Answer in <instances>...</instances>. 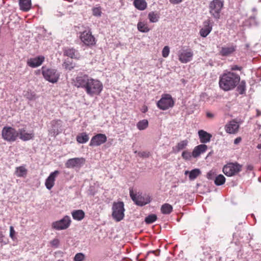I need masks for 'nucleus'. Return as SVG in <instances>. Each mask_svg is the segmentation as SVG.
Wrapping results in <instances>:
<instances>
[{
	"mask_svg": "<svg viewBox=\"0 0 261 261\" xmlns=\"http://www.w3.org/2000/svg\"><path fill=\"white\" fill-rule=\"evenodd\" d=\"M74 85L78 88L83 89L90 96L99 95L103 89V85L100 81L93 79L87 74L76 76Z\"/></svg>",
	"mask_w": 261,
	"mask_h": 261,
	"instance_id": "obj_1",
	"label": "nucleus"
},
{
	"mask_svg": "<svg viewBox=\"0 0 261 261\" xmlns=\"http://www.w3.org/2000/svg\"><path fill=\"white\" fill-rule=\"evenodd\" d=\"M240 74L229 71V91L236 88L235 95H245L246 91V83L245 80L241 81Z\"/></svg>",
	"mask_w": 261,
	"mask_h": 261,
	"instance_id": "obj_2",
	"label": "nucleus"
},
{
	"mask_svg": "<svg viewBox=\"0 0 261 261\" xmlns=\"http://www.w3.org/2000/svg\"><path fill=\"white\" fill-rule=\"evenodd\" d=\"M18 130L11 126H5L2 130V138L7 142H13L18 137Z\"/></svg>",
	"mask_w": 261,
	"mask_h": 261,
	"instance_id": "obj_3",
	"label": "nucleus"
},
{
	"mask_svg": "<svg viewBox=\"0 0 261 261\" xmlns=\"http://www.w3.org/2000/svg\"><path fill=\"white\" fill-rule=\"evenodd\" d=\"M156 105L160 109L167 110L174 106V101L170 94H164L158 101Z\"/></svg>",
	"mask_w": 261,
	"mask_h": 261,
	"instance_id": "obj_4",
	"label": "nucleus"
},
{
	"mask_svg": "<svg viewBox=\"0 0 261 261\" xmlns=\"http://www.w3.org/2000/svg\"><path fill=\"white\" fill-rule=\"evenodd\" d=\"M124 208L123 202H114L112 206L113 218L117 222L122 220L124 217Z\"/></svg>",
	"mask_w": 261,
	"mask_h": 261,
	"instance_id": "obj_5",
	"label": "nucleus"
},
{
	"mask_svg": "<svg viewBox=\"0 0 261 261\" xmlns=\"http://www.w3.org/2000/svg\"><path fill=\"white\" fill-rule=\"evenodd\" d=\"M41 70L42 75L46 81L52 83H56L58 82L60 75L56 69L43 66Z\"/></svg>",
	"mask_w": 261,
	"mask_h": 261,
	"instance_id": "obj_6",
	"label": "nucleus"
},
{
	"mask_svg": "<svg viewBox=\"0 0 261 261\" xmlns=\"http://www.w3.org/2000/svg\"><path fill=\"white\" fill-rule=\"evenodd\" d=\"M79 34V38L82 42H83L85 45L91 47L96 44V38L92 34V32L90 30L80 32Z\"/></svg>",
	"mask_w": 261,
	"mask_h": 261,
	"instance_id": "obj_7",
	"label": "nucleus"
},
{
	"mask_svg": "<svg viewBox=\"0 0 261 261\" xmlns=\"http://www.w3.org/2000/svg\"><path fill=\"white\" fill-rule=\"evenodd\" d=\"M71 223V220L69 216H64L61 219L53 222L51 223V227L56 230H62L67 229L69 227Z\"/></svg>",
	"mask_w": 261,
	"mask_h": 261,
	"instance_id": "obj_8",
	"label": "nucleus"
},
{
	"mask_svg": "<svg viewBox=\"0 0 261 261\" xmlns=\"http://www.w3.org/2000/svg\"><path fill=\"white\" fill-rule=\"evenodd\" d=\"M129 194L132 199L139 206H143L150 202V198L148 196H143L140 194L134 193L133 189L129 190Z\"/></svg>",
	"mask_w": 261,
	"mask_h": 261,
	"instance_id": "obj_9",
	"label": "nucleus"
},
{
	"mask_svg": "<svg viewBox=\"0 0 261 261\" xmlns=\"http://www.w3.org/2000/svg\"><path fill=\"white\" fill-rule=\"evenodd\" d=\"M50 127L48 130L49 135L56 137L62 132V121L60 119H55L50 121Z\"/></svg>",
	"mask_w": 261,
	"mask_h": 261,
	"instance_id": "obj_10",
	"label": "nucleus"
},
{
	"mask_svg": "<svg viewBox=\"0 0 261 261\" xmlns=\"http://www.w3.org/2000/svg\"><path fill=\"white\" fill-rule=\"evenodd\" d=\"M223 3L220 0H214L210 4V12L216 18H219L220 13L223 7Z\"/></svg>",
	"mask_w": 261,
	"mask_h": 261,
	"instance_id": "obj_11",
	"label": "nucleus"
},
{
	"mask_svg": "<svg viewBox=\"0 0 261 261\" xmlns=\"http://www.w3.org/2000/svg\"><path fill=\"white\" fill-rule=\"evenodd\" d=\"M193 55L191 49L183 50L178 55V60L182 63H187L192 60Z\"/></svg>",
	"mask_w": 261,
	"mask_h": 261,
	"instance_id": "obj_12",
	"label": "nucleus"
},
{
	"mask_svg": "<svg viewBox=\"0 0 261 261\" xmlns=\"http://www.w3.org/2000/svg\"><path fill=\"white\" fill-rule=\"evenodd\" d=\"M107 140V137L105 134H98L94 136L90 142V146H98L105 143Z\"/></svg>",
	"mask_w": 261,
	"mask_h": 261,
	"instance_id": "obj_13",
	"label": "nucleus"
},
{
	"mask_svg": "<svg viewBox=\"0 0 261 261\" xmlns=\"http://www.w3.org/2000/svg\"><path fill=\"white\" fill-rule=\"evenodd\" d=\"M86 160L84 158H74L69 159L65 164L68 168H73L75 167H81L85 163Z\"/></svg>",
	"mask_w": 261,
	"mask_h": 261,
	"instance_id": "obj_14",
	"label": "nucleus"
},
{
	"mask_svg": "<svg viewBox=\"0 0 261 261\" xmlns=\"http://www.w3.org/2000/svg\"><path fill=\"white\" fill-rule=\"evenodd\" d=\"M44 59L42 56L32 58L28 60L27 65L32 68H36L40 66L44 61Z\"/></svg>",
	"mask_w": 261,
	"mask_h": 261,
	"instance_id": "obj_15",
	"label": "nucleus"
},
{
	"mask_svg": "<svg viewBox=\"0 0 261 261\" xmlns=\"http://www.w3.org/2000/svg\"><path fill=\"white\" fill-rule=\"evenodd\" d=\"M64 55L72 59L79 60L80 55L79 51L73 47H66L63 50Z\"/></svg>",
	"mask_w": 261,
	"mask_h": 261,
	"instance_id": "obj_16",
	"label": "nucleus"
},
{
	"mask_svg": "<svg viewBox=\"0 0 261 261\" xmlns=\"http://www.w3.org/2000/svg\"><path fill=\"white\" fill-rule=\"evenodd\" d=\"M59 174V171L56 170L51 173L47 178L45 180V185L47 189L50 190L54 187L56 178Z\"/></svg>",
	"mask_w": 261,
	"mask_h": 261,
	"instance_id": "obj_17",
	"label": "nucleus"
},
{
	"mask_svg": "<svg viewBox=\"0 0 261 261\" xmlns=\"http://www.w3.org/2000/svg\"><path fill=\"white\" fill-rule=\"evenodd\" d=\"M18 136L20 139L23 141H27L33 139L34 138V133L33 131L30 133H26L24 128L18 129Z\"/></svg>",
	"mask_w": 261,
	"mask_h": 261,
	"instance_id": "obj_18",
	"label": "nucleus"
},
{
	"mask_svg": "<svg viewBox=\"0 0 261 261\" xmlns=\"http://www.w3.org/2000/svg\"><path fill=\"white\" fill-rule=\"evenodd\" d=\"M207 149V146L205 144H200L194 147L192 151V156L194 158L199 156L201 154L205 152Z\"/></svg>",
	"mask_w": 261,
	"mask_h": 261,
	"instance_id": "obj_19",
	"label": "nucleus"
},
{
	"mask_svg": "<svg viewBox=\"0 0 261 261\" xmlns=\"http://www.w3.org/2000/svg\"><path fill=\"white\" fill-rule=\"evenodd\" d=\"M200 142L201 143H206L211 141L212 135L204 130H199L198 132Z\"/></svg>",
	"mask_w": 261,
	"mask_h": 261,
	"instance_id": "obj_20",
	"label": "nucleus"
},
{
	"mask_svg": "<svg viewBox=\"0 0 261 261\" xmlns=\"http://www.w3.org/2000/svg\"><path fill=\"white\" fill-rule=\"evenodd\" d=\"M242 165L237 163H229V177L235 175L242 170Z\"/></svg>",
	"mask_w": 261,
	"mask_h": 261,
	"instance_id": "obj_21",
	"label": "nucleus"
},
{
	"mask_svg": "<svg viewBox=\"0 0 261 261\" xmlns=\"http://www.w3.org/2000/svg\"><path fill=\"white\" fill-rule=\"evenodd\" d=\"M212 30V28L210 26V21L207 20L204 22V27L200 30L199 34L201 36L205 37L210 34Z\"/></svg>",
	"mask_w": 261,
	"mask_h": 261,
	"instance_id": "obj_22",
	"label": "nucleus"
},
{
	"mask_svg": "<svg viewBox=\"0 0 261 261\" xmlns=\"http://www.w3.org/2000/svg\"><path fill=\"white\" fill-rule=\"evenodd\" d=\"M220 87L224 91H228V75L224 73L219 81Z\"/></svg>",
	"mask_w": 261,
	"mask_h": 261,
	"instance_id": "obj_23",
	"label": "nucleus"
},
{
	"mask_svg": "<svg viewBox=\"0 0 261 261\" xmlns=\"http://www.w3.org/2000/svg\"><path fill=\"white\" fill-rule=\"evenodd\" d=\"M20 10L27 12L30 10L32 6L31 0H19Z\"/></svg>",
	"mask_w": 261,
	"mask_h": 261,
	"instance_id": "obj_24",
	"label": "nucleus"
},
{
	"mask_svg": "<svg viewBox=\"0 0 261 261\" xmlns=\"http://www.w3.org/2000/svg\"><path fill=\"white\" fill-rule=\"evenodd\" d=\"M71 215L74 220L76 221H81L84 218L85 213L82 210H73L71 212Z\"/></svg>",
	"mask_w": 261,
	"mask_h": 261,
	"instance_id": "obj_25",
	"label": "nucleus"
},
{
	"mask_svg": "<svg viewBox=\"0 0 261 261\" xmlns=\"http://www.w3.org/2000/svg\"><path fill=\"white\" fill-rule=\"evenodd\" d=\"M133 5L139 10L143 11L147 8V3L145 0H134Z\"/></svg>",
	"mask_w": 261,
	"mask_h": 261,
	"instance_id": "obj_26",
	"label": "nucleus"
},
{
	"mask_svg": "<svg viewBox=\"0 0 261 261\" xmlns=\"http://www.w3.org/2000/svg\"><path fill=\"white\" fill-rule=\"evenodd\" d=\"M89 139V136L85 132L79 134L76 137V141L81 144L86 143L88 141Z\"/></svg>",
	"mask_w": 261,
	"mask_h": 261,
	"instance_id": "obj_27",
	"label": "nucleus"
},
{
	"mask_svg": "<svg viewBox=\"0 0 261 261\" xmlns=\"http://www.w3.org/2000/svg\"><path fill=\"white\" fill-rule=\"evenodd\" d=\"M188 173H189V177L190 180H193L201 174V171L199 169H194L192 170L190 172L188 171L185 172V174H187Z\"/></svg>",
	"mask_w": 261,
	"mask_h": 261,
	"instance_id": "obj_28",
	"label": "nucleus"
},
{
	"mask_svg": "<svg viewBox=\"0 0 261 261\" xmlns=\"http://www.w3.org/2000/svg\"><path fill=\"white\" fill-rule=\"evenodd\" d=\"M239 124L235 120L229 121V134H236L239 128Z\"/></svg>",
	"mask_w": 261,
	"mask_h": 261,
	"instance_id": "obj_29",
	"label": "nucleus"
},
{
	"mask_svg": "<svg viewBox=\"0 0 261 261\" xmlns=\"http://www.w3.org/2000/svg\"><path fill=\"white\" fill-rule=\"evenodd\" d=\"M148 18L150 22H156L159 20L160 14L156 12L151 11L148 13Z\"/></svg>",
	"mask_w": 261,
	"mask_h": 261,
	"instance_id": "obj_30",
	"label": "nucleus"
},
{
	"mask_svg": "<svg viewBox=\"0 0 261 261\" xmlns=\"http://www.w3.org/2000/svg\"><path fill=\"white\" fill-rule=\"evenodd\" d=\"M138 30L142 33H147L150 31L148 24L146 22L139 21L137 24Z\"/></svg>",
	"mask_w": 261,
	"mask_h": 261,
	"instance_id": "obj_31",
	"label": "nucleus"
},
{
	"mask_svg": "<svg viewBox=\"0 0 261 261\" xmlns=\"http://www.w3.org/2000/svg\"><path fill=\"white\" fill-rule=\"evenodd\" d=\"M173 211V207L168 203L163 204L161 208V211L163 214H170Z\"/></svg>",
	"mask_w": 261,
	"mask_h": 261,
	"instance_id": "obj_32",
	"label": "nucleus"
},
{
	"mask_svg": "<svg viewBox=\"0 0 261 261\" xmlns=\"http://www.w3.org/2000/svg\"><path fill=\"white\" fill-rule=\"evenodd\" d=\"M15 174L17 177H24L27 174V170L23 166L17 167Z\"/></svg>",
	"mask_w": 261,
	"mask_h": 261,
	"instance_id": "obj_33",
	"label": "nucleus"
},
{
	"mask_svg": "<svg viewBox=\"0 0 261 261\" xmlns=\"http://www.w3.org/2000/svg\"><path fill=\"white\" fill-rule=\"evenodd\" d=\"M148 126V121L146 119L140 120L137 123V127L140 130L145 129Z\"/></svg>",
	"mask_w": 261,
	"mask_h": 261,
	"instance_id": "obj_34",
	"label": "nucleus"
},
{
	"mask_svg": "<svg viewBox=\"0 0 261 261\" xmlns=\"http://www.w3.org/2000/svg\"><path fill=\"white\" fill-rule=\"evenodd\" d=\"M243 67L242 66L238 65H230L229 68V71L233 73H238V74H241L242 72Z\"/></svg>",
	"mask_w": 261,
	"mask_h": 261,
	"instance_id": "obj_35",
	"label": "nucleus"
},
{
	"mask_svg": "<svg viewBox=\"0 0 261 261\" xmlns=\"http://www.w3.org/2000/svg\"><path fill=\"white\" fill-rule=\"evenodd\" d=\"M258 23V22L256 20L254 16H251L245 21V25H248L250 27L257 26Z\"/></svg>",
	"mask_w": 261,
	"mask_h": 261,
	"instance_id": "obj_36",
	"label": "nucleus"
},
{
	"mask_svg": "<svg viewBox=\"0 0 261 261\" xmlns=\"http://www.w3.org/2000/svg\"><path fill=\"white\" fill-rule=\"evenodd\" d=\"M225 182V177L222 175L220 174L216 177L214 179V182L215 185L217 186H220L224 184Z\"/></svg>",
	"mask_w": 261,
	"mask_h": 261,
	"instance_id": "obj_37",
	"label": "nucleus"
},
{
	"mask_svg": "<svg viewBox=\"0 0 261 261\" xmlns=\"http://www.w3.org/2000/svg\"><path fill=\"white\" fill-rule=\"evenodd\" d=\"M217 173L216 169H212L207 173L206 178L210 180H214L217 176Z\"/></svg>",
	"mask_w": 261,
	"mask_h": 261,
	"instance_id": "obj_38",
	"label": "nucleus"
},
{
	"mask_svg": "<svg viewBox=\"0 0 261 261\" xmlns=\"http://www.w3.org/2000/svg\"><path fill=\"white\" fill-rule=\"evenodd\" d=\"M157 219V216L155 214H151L146 217L145 219V222L146 224H151L155 221Z\"/></svg>",
	"mask_w": 261,
	"mask_h": 261,
	"instance_id": "obj_39",
	"label": "nucleus"
},
{
	"mask_svg": "<svg viewBox=\"0 0 261 261\" xmlns=\"http://www.w3.org/2000/svg\"><path fill=\"white\" fill-rule=\"evenodd\" d=\"M188 143V142L187 140L181 141L178 143L177 145L176 146L177 150L179 151L180 150L184 149L187 146Z\"/></svg>",
	"mask_w": 261,
	"mask_h": 261,
	"instance_id": "obj_40",
	"label": "nucleus"
},
{
	"mask_svg": "<svg viewBox=\"0 0 261 261\" xmlns=\"http://www.w3.org/2000/svg\"><path fill=\"white\" fill-rule=\"evenodd\" d=\"M24 96L30 100H34L36 98V95L34 92L27 91Z\"/></svg>",
	"mask_w": 261,
	"mask_h": 261,
	"instance_id": "obj_41",
	"label": "nucleus"
},
{
	"mask_svg": "<svg viewBox=\"0 0 261 261\" xmlns=\"http://www.w3.org/2000/svg\"><path fill=\"white\" fill-rule=\"evenodd\" d=\"M63 66L65 69L69 70H71L74 67L72 62L69 61H65L63 64Z\"/></svg>",
	"mask_w": 261,
	"mask_h": 261,
	"instance_id": "obj_42",
	"label": "nucleus"
},
{
	"mask_svg": "<svg viewBox=\"0 0 261 261\" xmlns=\"http://www.w3.org/2000/svg\"><path fill=\"white\" fill-rule=\"evenodd\" d=\"M181 156L182 158L186 160H190L192 156V152L191 153L188 150H185L182 152Z\"/></svg>",
	"mask_w": 261,
	"mask_h": 261,
	"instance_id": "obj_43",
	"label": "nucleus"
},
{
	"mask_svg": "<svg viewBox=\"0 0 261 261\" xmlns=\"http://www.w3.org/2000/svg\"><path fill=\"white\" fill-rule=\"evenodd\" d=\"M85 258V256L83 253H77L74 257V261H83Z\"/></svg>",
	"mask_w": 261,
	"mask_h": 261,
	"instance_id": "obj_44",
	"label": "nucleus"
},
{
	"mask_svg": "<svg viewBox=\"0 0 261 261\" xmlns=\"http://www.w3.org/2000/svg\"><path fill=\"white\" fill-rule=\"evenodd\" d=\"M93 15L95 16H100L101 11L100 7H95L92 9Z\"/></svg>",
	"mask_w": 261,
	"mask_h": 261,
	"instance_id": "obj_45",
	"label": "nucleus"
},
{
	"mask_svg": "<svg viewBox=\"0 0 261 261\" xmlns=\"http://www.w3.org/2000/svg\"><path fill=\"white\" fill-rule=\"evenodd\" d=\"M170 48L169 46H165L162 50V56L164 58H167L169 54Z\"/></svg>",
	"mask_w": 261,
	"mask_h": 261,
	"instance_id": "obj_46",
	"label": "nucleus"
},
{
	"mask_svg": "<svg viewBox=\"0 0 261 261\" xmlns=\"http://www.w3.org/2000/svg\"><path fill=\"white\" fill-rule=\"evenodd\" d=\"M138 155L140 157L142 158H148L150 155V153L148 151H142L139 152Z\"/></svg>",
	"mask_w": 261,
	"mask_h": 261,
	"instance_id": "obj_47",
	"label": "nucleus"
},
{
	"mask_svg": "<svg viewBox=\"0 0 261 261\" xmlns=\"http://www.w3.org/2000/svg\"><path fill=\"white\" fill-rule=\"evenodd\" d=\"M60 243V241L58 239H54L50 242V244L51 246L54 247H58Z\"/></svg>",
	"mask_w": 261,
	"mask_h": 261,
	"instance_id": "obj_48",
	"label": "nucleus"
},
{
	"mask_svg": "<svg viewBox=\"0 0 261 261\" xmlns=\"http://www.w3.org/2000/svg\"><path fill=\"white\" fill-rule=\"evenodd\" d=\"M15 233V231L13 227L11 226L10 227V237L13 240L14 239Z\"/></svg>",
	"mask_w": 261,
	"mask_h": 261,
	"instance_id": "obj_49",
	"label": "nucleus"
},
{
	"mask_svg": "<svg viewBox=\"0 0 261 261\" xmlns=\"http://www.w3.org/2000/svg\"><path fill=\"white\" fill-rule=\"evenodd\" d=\"M5 236L3 234L2 231H0V243H4V244H7L8 241H6L4 240Z\"/></svg>",
	"mask_w": 261,
	"mask_h": 261,
	"instance_id": "obj_50",
	"label": "nucleus"
},
{
	"mask_svg": "<svg viewBox=\"0 0 261 261\" xmlns=\"http://www.w3.org/2000/svg\"><path fill=\"white\" fill-rule=\"evenodd\" d=\"M220 53L222 56H226L228 55V48H222Z\"/></svg>",
	"mask_w": 261,
	"mask_h": 261,
	"instance_id": "obj_51",
	"label": "nucleus"
},
{
	"mask_svg": "<svg viewBox=\"0 0 261 261\" xmlns=\"http://www.w3.org/2000/svg\"><path fill=\"white\" fill-rule=\"evenodd\" d=\"M206 116L207 118L212 119L214 118L215 115L212 113H211L210 112H207L206 113Z\"/></svg>",
	"mask_w": 261,
	"mask_h": 261,
	"instance_id": "obj_52",
	"label": "nucleus"
},
{
	"mask_svg": "<svg viewBox=\"0 0 261 261\" xmlns=\"http://www.w3.org/2000/svg\"><path fill=\"white\" fill-rule=\"evenodd\" d=\"M236 48H237V46H234V45H231L230 46H229V55L231 53H232L234 51H236Z\"/></svg>",
	"mask_w": 261,
	"mask_h": 261,
	"instance_id": "obj_53",
	"label": "nucleus"
},
{
	"mask_svg": "<svg viewBox=\"0 0 261 261\" xmlns=\"http://www.w3.org/2000/svg\"><path fill=\"white\" fill-rule=\"evenodd\" d=\"M242 141V138L240 137H237L234 140V144L236 145H237L239 144L241 141Z\"/></svg>",
	"mask_w": 261,
	"mask_h": 261,
	"instance_id": "obj_54",
	"label": "nucleus"
},
{
	"mask_svg": "<svg viewBox=\"0 0 261 261\" xmlns=\"http://www.w3.org/2000/svg\"><path fill=\"white\" fill-rule=\"evenodd\" d=\"M182 0H169V2L173 4H177L181 3Z\"/></svg>",
	"mask_w": 261,
	"mask_h": 261,
	"instance_id": "obj_55",
	"label": "nucleus"
},
{
	"mask_svg": "<svg viewBox=\"0 0 261 261\" xmlns=\"http://www.w3.org/2000/svg\"><path fill=\"white\" fill-rule=\"evenodd\" d=\"M227 165H226L224 166V167L223 169V172L226 176H228V175L227 174L228 172H227Z\"/></svg>",
	"mask_w": 261,
	"mask_h": 261,
	"instance_id": "obj_56",
	"label": "nucleus"
},
{
	"mask_svg": "<svg viewBox=\"0 0 261 261\" xmlns=\"http://www.w3.org/2000/svg\"><path fill=\"white\" fill-rule=\"evenodd\" d=\"M253 167L251 165H248L247 167V170L251 171L253 170Z\"/></svg>",
	"mask_w": 261,
	"mask_h": 261,
	"instance_id": "obj_57",
	"label": "nucleus"
},
{
	"mask_svg": "<svg viewBox=\"0 0 261 261\" xmlns=\"http://www.w3.org/2000/svg\"><path fill=\"white\" fill-rule=\"evenodd\" d=\"M225 129L226 130V132L227 133H228V124H226L225 125Z\"/></svg>",
	"mask_w": 261,
	"mask_h": 261,
	"instance_id": "obj_58",
	"label": "nucleus"
},
{
	"mask_svg": "<svg viewBox=\"0 0 261 261\" xmlns=\"http://www.w3.org/2000/svg\"><path fill=\"white\" fill-rule=\"evenodd\" d=\"M256 112H257L256 116L257 117L261 115V112L259 111L258 110H256Z\"/></svg>",
	"mask_w": 261,
	"mask_h": 261,
	"instance_id": "obj_59",
	"label": "nucleus"
},
{
	"mask_svg": "<svg viewBox=\"0 0 261 261\" xmlns=\"http://www.w3.org/2000/svg\"><path fill=\"white\" fill-rule=\"evenodd\" d=\"M257 148L258 149H260L261 148V144H258L257 146Z\"/></svg>",
	"mask_w": 261,
	"mask_h": 261,
	"instance_id": "obj_60",
	"label": "nucleus"
},
{
	"mask_svg": "<svg viewBox=\"0 0 261 261\" xmlns=\"http://www.w3.org/2000/svg\"><path fill=\"white\" fill-rule=\"evenodd\" d=\"M252 10H253V11H256V9H255V8H253V9H252Z\"/></svg>",
	"mask_w": 261,
	"mask_h": 261,
	"instance_id": "obj_61",
	"label": "nucleus"
},
{
	"mask_svg": "<svg viewBox=\"0 0 261 261\" xmlns=\"http://www.w3.org/2000/svg\"><path fill=\"white\" fill-rule=\"evenodd\" d=\"M151 252L152 253H154L155 251H152Z\"/></svg>",
	"mask_w": 261,
	"mask_h": 261,
	"instance_id": "obj_62",
	"label": "nucleus"
}]
</instances>
